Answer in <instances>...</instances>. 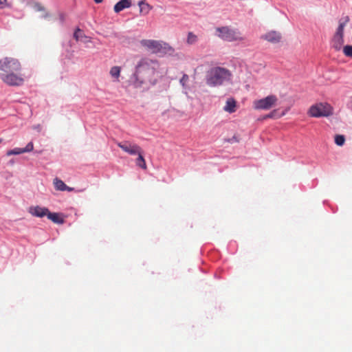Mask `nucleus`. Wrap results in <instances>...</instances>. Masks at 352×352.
<instances>
[{
  "instance_id": "f8f14e48",
  "label": "nucleus",
  "mask_w": 352,
  "mask_h": 352,
  "mask_svg": "<svg viewBox=\"0 0 352 352\" xmlns=\"http://www.w3.org/2000/svg\"><path fill=\"white\" fill-rule=\"evenodd\" d=\"M33 149H34L33 143L32 142H30L23 148H15L14 149L8 151L7 152V155L10 156L12 155H19V154L24 153L30 152Z\"/></svg>"
},
{
  "instance_id": "39448f33",
  "label": "nucleus",
  "mask_w": 352,
  "mask_h": 352,
  "mask_svg": "<svg viewBox=\"0 0 352 352\" xmlns=\"http://www.w3.org/2000/svg\"><path fill=\"white\" fill-rule=\"evenodd\" d=\"M141 44L155 54L168 53L174 51V49L168 43L157 41L145 39L141 41Z\"/></svg>"
},
{
  "instance_id": "393cba45",
  "label": "nucleus",
  "mask_w": 352,
  "mask_h": 352,
  "mask_svg": "<svg viewBox=\"0 0 352 352\" xmlns=\"http://www.w3.org/2000/svg\"><path fill=\"white\" fill-rule=\"evenodd\" d=\"M8 6L9 5L7 0H0V9H3L8 7Z\"/></svg>"
},
{
  "instance_id": "4468645a",
  "label": "nucleus",
  "mask_w": 352,
  "mask_h": 352,
  "mask_svg": "<svg viewBox=\"0 0 352 352\" xmlns=\"http://www.w3.org/2000/svg\"><path fill=\"white\" fill-rule=\"evenodd\" d=\"M53 184L56 190L60 191H69L71 192L74 190L73 188L67 186L61 179L58 178H55L54 179Z\"/></svg>"
},
{
  "instance_id": "9d476101",
  "label": "nucleus",
  "mask_w": 352,
  "mask_h": 352,
  "mask_svg": "<svg viewBox=\"0 0 352 352\" xmlns=\"http://www.w3.org/2000/svg\"><path fill=\"white\" fill-rule=\"evenodd\" d=\"M28 212L32 216L37 217H43L47 215L49 210L45 207L36 206L30 207L28 209Z\"/></svg>"
},
{
  "instance_id": "20e7f679",
  "label": "nucleus",
  "mask_w": 352,
  "mask_h": 352,
  "mask_svg": "<svg viewBox=\"0 0 352 352\" xmlns=\"http://www.w3.org/2000/svg\"><path fill=\"white\" fill-rule=\"evenodd\" d=\"M216 32L218 33L217 36L226 41H242L245 39L239 30L232 29L228 26L217 28Z\"/></svg>"
},
{
  "instance_id": "6ab92c4d",
  "label": "nucleus",
  "mask_w": 352,
  "mask_h": 352,
  "mask_svg": "<svg viewBox=\"0 0 352 352\" xmlns=\"http://www.w3.org/2000/svg\"><path fill=\"white\" fill-rule=\"evenodd\" d=\"M199 38L198 36L192 32H189L187 34L186 43L189 45H195L197 43Z\"/></svg>"
},
{
  "instance_id": "1a4fd4ad",
  "label": "nucleus",
  "mask_w": 352,
  "mask_h": 352,
  "mask_svg": "<svg viewBox=\"0 0 352 352\" xmlns=\"http://www.w3.org/2000/svg\"><path fill=\"white\" fill-rule=\"evenodd\" d=\"M116 144L123 151L131 155H136L142 150L140 146L129 141L118 142Z\"/></svg>"
},
{
  "instance_id": "f3484780",
  "label": "nucleus",
  "mask_w": 352,
  "mask_h": 352,
  "mask_svg": "<svg viewBox=\"0 0 352 352\" xmlns=\"http://www.w3.org/2000/svg\"><path fill=\"white\" fill-rule=\"evenodd\" d=\"M138 155V158L135 160L136 165L139 167L142 168L144 170L147 168L146 161L143 156V151L141 150L139 154H136Z\"/></svg>"
},
{
  "instance_id": "bb28decb",
  "label": "nucleus",
  "mask_w": 352,
  "mask_h": 352,
  "mask_svg": "<svg viewBox=\"0 0 352 352\" xmlns=\"http://www.w3.org/2000/svg\"><path fill=\"white\" fill-rule=\"evenodd\" d=\"M103 0H94V1L96 3H100L101 2H102Z\"/></svg>"
},
{
  "instance_id": "423d86ee",
  "label": "nucleus",
  "mask_w": 352,
  "mask_h": 352,
  "mask_svg": "<svg viewBox=\"0 0 352 352\" xmlns=\"http://www.w3.org/2000/svg\"><path fill=\"white\" fill-rule=\"evenodd\" d=\"M349 16H346L344 19V21H340L339 25L337 28V30L333 35V37L331 40V46L336 51H340L344 44V29L346 24L349 22Z\"/></svg>"
},
{
  "instance_id": "cd10ccee",
  "label": "nucleus",
  "mask_w": 352,
  "mask_h": 352,
  "mask_svg": "<svg viewBox=\"0 0 352 352\" xmlns=\"http://www.w3.org/2000/svg\"><path fill=\"white\" fill-rule=\"evenodd\" d=\"M2 142V139L0 138V144Z\"/></svg>"
},
{
  "instance_id": "f03ea898",
  "label": "nucleus",
  "mask_w": 352,
  "mask_h": 352,
  "mask_svg": "<svg viewBox=\"0 0 352 352\" xmlns=\"http://www.w3.org/2000/svg\"><path fill=\"white\" fill-rule=\"evenodd\" d=\"M21 69L20 61L15 58L6 56L0 59V78L9 86L18 87L24 83Z\"/></svg>"
},
{
  "instance_id": "6e6552de",
  "label": "nucleus",
  "mask_w": 352,
  "mask_h": 352,
  "mask_svg": "<svg viewBox=\"0 0 352 352\" xmlns=\"http://www.w3.org/2000/svg\"><path fill=\"white\" fill-rule=\"evenodd\" d=\"M278 98L275 95H270L267 97L254 101L253 106L255 109L269 110L276 106Z\"/></svg>"
},
{
  "instance_id": "2eb2a0df",
  "label": "nucleus",
  "mask_w": 352,
  "mask_h": 352,
  "mask_svg": "<svg viewBox=\"0 0 352 352\" xmlns=\"http://www.w3.org/2000/svg\"><path fill=\"white\" fill-rule=\"evenodd\" d=\"M74 37L77 41H81L84 43H88L91 41L90 38L87 36L80 28H77L74 34Z\"/></svg>"
},
{
  "instance_id": "4be33fe9",
  "label": "nucleus",
  "mask_w": 352,
  "mask_h": 352,
  "mask_svg": "<svg viewBox=\"0 0 352 352\" xmlns=\"http://www.w3.org/2000/svg\"><path fill=\"white\" fill-rule=\"evenodd\" d=\"M345 142V138L343 135H336L335 136V143L340 146L344 145Z\"/></svg>"
},
{
  "instance_id": "9b49d317",
  "label": "nucleus",
  "mask_w": 352,
  "mask_h": 352,
  "mask_svg": "<svg viewBox=\"0 0 352 352\" xmlns=\"http://www.w3.org/2000/svg\"><path fill=\"white\" fill-rule=\"evenodd\" d=\"M261 38L272 43H279L281 40V34L276 31H270L262 35Z\"/></svg>"
},
{
  "instance_id": "a211bd4d",
  "label": "nucleus",
  "mask_w": 352,
  "mask_h": 352,
  "mask_svg": "<svg viewBox=\"0 0 352 352\" xmlns=\"http://www.w3.org/2000/svg\"><path fill=\"white\" fill-rule=\"evenodd\" d=\"M138 6L140 7V13L144 15L148 14V12L151 10V7L150 6V5L146 3L144 1H139Z\"/></svg>"
},
{
  "instance_id": "b1692460",
  "label": "nucleus",
  "mask_w": 352,
  "mask_h": 352,
  "mask_svg": "<svg viewBox=\"0 0 352 352\" xmlns=\"http://www.w3.org/2000/svg\"><path fill=\"white\" fill-rule=\"evenodd\" d=\"M189 80V77L187 74H184L180 79V83L183 87H186V84Z\"/></svg>"
},
{
  "instance_id": "aec40b11",
  "label": "nucleus",
  "mask_w": 352,
  "mask_h": 352,
  "mask_svg": "<svg viewBox=\"0 0 352 352\" xmlns=\"http://www.w3.org/2000/svg\"><path fill=\"white\" fill-rule=\"evenodd\" d=\"M47 218L56 223H63V219L60 217L58 213L48 212Z\"/></svg>"
},
{
  "instance_id": "412c9836",
  "label": "nucleus",
  "mask_w": 352,
  "mask_h": 352,
  "mask_svg": "<svg viewBox=\"0 0 352 352\" xmlns=\"http://www.w3.org/2000/svg\"><path fill=\"white\" fill-rule=\"evenodd\" d=\"M121 72V68L118 66H114L112 67L110 69V75L111 77L116 78L117 80H118V78L120 77Z\"/></svg>"
},
{
  "instance_id": "a878e982",
  "label": "nucleus",
  "mask_w": 352,
  "mask_h": 352,
  "mask_svg": "<svg viewBox=\"0 0 352 352\" xmlns=\"http://www.w3.org/2000/svg\"><path fill=\"white\" fill-rule=\"evenodd\" d=\"M276 111H274L272 112H271L270 114H268L266 118H273L274 117V113H275Z\"/></svg>"
},
{
  "instance_id": "ddd939ff",
  "label": "nucleus",
  "mask_w": 352,
  "mask_h": 352,
  "mask_svg": "<svg viewBox=\"0 0 352 352\" xmlns=\"http://www.w3.org/2000/svg\"><path fill=\"white\" fill-rule=\"evenodd\" d=\"M131 6V0H120L118 1L113 8L116 13H119L125 8H129Z\"/></svg>"
},
{
  "instance_id": "f257e3e1",
  "label": "nucleus",
  "mask_w": 352,
  "mask_h": 352,
  "mask_svg": "<svg viewBox=\"0 0 352 352\" xmlns=\"http://www.w3.org/2000/svg\"><path fill=\"white\" fill-rule=\"evenodd\" d=\"M160 76V64L157 60L143 58L136 67L131 81L136 88L144 85H155Z\"/></svg>"
},
{
  "instance_id": "7ed1b4c3",
  "label": "nucleus",
  "mask_w": 352,
  "mask_h": 352,
  "mask_svg": "<svg viewBox=\"0 0 352 352\" xmlns=\"http://www.w3.org/2000/svg\"><path fill=\"white\" fill-rule=\"evenodd\" d=\"M232 73L226 68L215 67L210 69L206 76V83L210 87L222 85L226 82H230Z\"/></svg>"
},
{
  "instance_id": "0eeeda50",
  "label": "nucleus",
  "mask_w": 352,
  "mask_h": 352,
  "mask_svg": "<svg viewBox=\"0 0 352 352\" xmlns=\"http://www.w3.org/2000/svg\"><path fill=\"white\" fill-rule=\"evenodd\" d=\"M308 114L314 118L327 117L332 114V108L327 103H318L311 106Z\"/></svg>"
},
{
  "instance_id": "5701e85b",
  "label": "nucleus",
  "mask_w": 352,
  "mask_h": 352,
  "mask_svg": "<svg viewBox=\"0 0 352 352\" xmlns=\"http://www.w3.org/2000/svg\"><path fill=\"white\" fill-rule=\"evenodd\" d=\"M342 51L346 56L352 58V45L344 46Z\"/></svg>"
},
{
  "instance_id": "dca6fc26",
  "label": "nucleus",
  "mask_w": 352,
  "mask_h": 352,
  "mask_svg": "<svg viewBox=\"0 0 352 352\" xmlns=\"http://www.w3.org/2000/svg\"><path fill=\"white\" fill-rule=\"evenodd\" d=\"M236 102L234 98H228L226 104L223 107L225 111L228 113H234L236 111Z\"/></svg>"
}]
</instances>
